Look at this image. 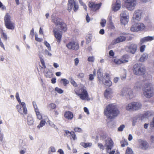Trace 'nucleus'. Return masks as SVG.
Segmentation results:
<instances>
[{
  "mask_svg": "<svg viewBox=\"0 0 154 154\" xmlns=\"http://www.w3.org/2000/svg\"><path fill=\"white\" fill-rule=\"evenodd\" d=\"M119 113L116 106L113 104H109L104 109V113L106 116L107 122L109 123L116 117Z\"/></svg>",
  "mask_w": 154,
  "mask_h": 154,
  "instance_id": "nucleus-1",
  "label": "nucleus"
},
{
  "mask_svg": "<svg viewBox=\"0 0 154 154\" xmlns=\"http://www.w3.org/2000/svg\"><path fill=\"white\" fill-rule=\"evenodd\" d=\"M143 95L146 98H150L154 95V88L152 84L149 82L145 84L143 88Z\"/></svg>",
  "mask_w": 154,
  "mask_h": 154,
  "instance_id": "nucleus-2",
  "label": "nucleus"
},
{
  "mask_svg": "<svg viewBox=\"0 0 154 154\" xmlns=\"http://www.w3.org/2000/svg\"><path fill=\"white\" fill-rule=\"evenodd\" d=\"M133 69L134 73L138 76L144 75L146 71L144 66L140 63L134 64L133 66Z\"/></svg>",
  "mask_w": 154,
  "mask_h": 154,
  "instance_id": "nucleus-3",
  "label": "nucleus"
},
{
  "mask_svg": "<svg viewBox=\"0 0 154 154\" xmlns=\"http://www.w3.org/2000/svg\"><path fill=\"white\" fill-rule=\"evenodd\" d=\"M76 94L79 96L82 100H87L88 98V95L86 90V88L82 86L80 89L75 90Z\"/></svg>",
  "mask_w": 154,
  "mask_h": 154,
  "instance_id": "nucleus-4",
  "label": "nucleus"
},
{
  "mask_svg": "<svg viewBox=\"0 0 154 154\" xmlns=\"http://www.w3.org/2000/svg\"><path fill=\"white\" fill-rule=\"evenodd\" d=\"M51 18L52 19L53 22L57 25L60 26L61 30L64 31L66 30L67 27L66 24L60 18L55 17L53 15L51 16Z\"/></svg>",
  "mask_w": 154,
  "mask_h": 154,
  "instance_id": "nucleus-5",
  "label": "nucleus"
},
{
  "mask_svg": "<svg viewBox=\"0 0 154 154\" xmlns=\"http://www.w3.org/2000/svg\"><path fill=\"white\" fill-rule=\"evenodd\" d=\"M11 18L10 15L9 14L7 13L4 17V20L6 28L8 29L12 30L14 28V23L11 21Z\"/></svg>",
  "mask_w": 154,
  "mask_h": 154,
  "instance_id": "nucleus-6",
  "label": "nucleus"
},
{
  "mask_svg": "<svg viewBox=\"0 0 154 154\" xmlns=\"http://www.w3.org/2000/svg\"><path fill=\"white\" fill-rule=\"evenodd\" d=\"M125 7L128 10H133L137 4L136 0H124Z\"/></svg>",
  "mask_w": 154,
  "mask_h": 154,
  "instance_id": "nucleus-7",
  "label": "nucleus"
},
{
  "mask_svg": "<svg viewBox=\"0 0 154 154\" xmlns=\"http://www.w3.org/2000/svg\"><path fill=\"white\" fill-rule=\"evenodd\" d=\"M17 105L16 108L19 112L21 115L26 114L27 113V110L26 107V105L25 102H23L21 105Z\"/></svg>",
  "mask_w": 154,
  "mask_h": 154,
  "instance_id": "nucleus-8",
  "label": "nucleus"
},
{
  "mask_svg": "<svg viewBox=\"0 0 154 154\" xmlns=\"http://www.w3.org/2000/svg\"><path fill=\"white\" fill-rule=\"evenodd\" d=\"M66 47L69 50L77 51L79 48V45L77 42L72 41L69 42L66 45Z\"/></svg>",
  "mask_w": 154,
  "mask_h": 154,
  "instance_id": "nucleus-9",
  "label": "nucleus"
},
{
  "mask_svg": "<svg viewBox=\"0 0 154 154\" xmlns=\"http://www.w3.org/2000/svg\"><path fill=\"white\" fill-rule=\"evenodd\" d=\"M137 49V45L135 44H131L125 47L126 51L132 54H134Z\"/></svg>",
  "mask_w": 154,
  "mask_h": 154,
  "instance_id": "nucleus-10",
  "label": "nucleus"
},
{
  "mask_svg": "<svg viewBox=\"0 0 154 154\" xmlns=\"http://www.w3.org/2000/svg\"><path fill=\"white\" fill-rule=\"evenodd\" d=\"M139 147L143 150H146L149 147L148 143L145 140H143L141 139L138 140Z\"/></svg>",
  "mask_w": 154,
  "mask_h": 154,
  "instance_id": "nucleus-11",
  "label": "nucleus"
},
{
  "mask_svg": "<svg viewBox=\"0 0 154 154\" xmlns=\"http://www.w3.org/2000/svg\"><path fill=\"white\" fill-rule=\"evenodd\" d=\"M101 5V3L97 4L93 2H89L88 4L89 7L91 8V10L94 11L98 10L100 7Z\"/></svg>",
  "mask_w": 154,
  "mask_h": 154,
  "instance_id": "nucleus-12",
  "label": "nucleus"
},
{
  "mask_svg": "<svg viewBox=\"0 0 154 154\" xmlns=\"http://www.w3.org/2000/svg\"><path fill=\"white\" fill-rule=\"evenodd\" d=\"M53 32L54 36L57 39V42L60 43L61 40V37L62 36V32L59 30L56 29L53 30Z\"/></svg>",
  "mask_w": 154,
  "mask_h": 154,
  "instance_id": "nucleus-13",
  "label": "nucleus"
},
{
  "mask_svg": "<svg viewBox=\"0 0 154 154\" xmlns=\"http://www.w3.org/2000/svg\"><path fill=\"white\" fill-rule=\"evenodd\" d=\"M142 11L140 10H136L134 14L133 18L134 20L139 21L141 17Z\"/></svg>",
  "mask_w": 154,
  "mask_h": 154,
  "instance_id": "nucleus-14",
  "label": "nucleus"
},
{
  "mask_svg": "<svg viewBox=\"0 0 154 154\" xmlns=\"http://www.w3.org/2000/svg\"><path fill=\"white\" fill-rule=\"evenodd\" d=\"M113 142L110 138H108L106 140V146L107 152H108L109 150H111L113 147Z\"/></svg>",
  "mask_w": 154,
  "mask_h": 154,
  "instance_id": "nucleus-15",
  "label": "nucleus"
},
{
  "mask_svg": "<svg viewBox=\"0 0 154 154\" xmlns=\"http://www.w3.org/2000/svg\"><path fill=\"white\" fill-rule=\"evenodd\" d=\"M125 55L123 56L122 58L121 59L117 58L114 59L113 60V61L117 65H120L122 63L128 62V60H126L125 59Z\"/></svg>",
  "mask_w": 154,
  "mask_h": 154,
  "instance_id": "nucleus-16",
  "label": "nucleus"
},
{
  "mask_svg": "<svg viewBox=\"0 0 154 154\" xmlns=\"http://www.w3.org/2000/svg\"><path fill=\"white\" fill-rule=\"evenodd\" d=\"M105 76V79H104V81H103V82H101V84H103L106 86H110L111 85L112 82L109 79V74L108 73H106Z\"/></svg>",
  "mask_w": 154,
  "mask_h": 154,
  "instance_id": "nucleus-17",
  "label": "nucleus"
},
{
  "mask_svg": "<svg viewBox=\"0 0 154 154\" xmlns=\"http://www.w3.org/2000/svg\"><path fill=\"white\" fill-rule=\"evenodd\" d=\"M121 35H122V34ZM128 37V36H125V35H122L120 36L113 41V44H115L119 42L124 41Z\"/></svg>",
  "mask_w": 154,
  "mask_h": 154,
  "instance_id": "nucleus-18",
  "label": "nucleus"
},
{
  "mask_svg": "<svg viewBox=\"0 0 154 154\" xmlns=\"http://www.w3.org/2000/svg\"><path fill=\"white\" fill-rule=\"evenodd\" d=\"M154 39V37L153 36H148L142 38L140 39V41L139 42V44L140 45H141L145 42L148 41H150L153 40Z\"/></svg>",
  "mask_w": 154,
  "mask_h": 154,
  "instance_id": "nucleus-19",
  "label": "nucleus"
},
{
  "mask_svg": "<svg viewBox=\"0 0 154 154\" xmlns=\"http://www.w3.org/2000/svg\"><path fill=\"white\" fill-rule=\"evenodd\" d=\"M97 78H98L100 83H101V82H103V81L104 80V79H105V76L103 77L100 69L97 70Z\"/></svg>",
  "mask_w": 154,
  "mask_h": 154,
  "instance_id": "nucleus-20",
  "label": "nucleus"
},
{
  "mask_svg": "<svg viewBox=\"0 0 154 154\" xmlns=\"http://www.w3.org/2000/svg\"><path fill=\"white\" fill-rule=\"evenodd\" d=\"M76 2L75 0H68V10L70 12L73 7V5Z\"/></svg>",
  "mask_w": 154,
  "mask_h": 154,
  "instance_id": "nucleus-21",
  "label": "nucleus"
},
{
  "mask_svg": "<svg viewBox=\"0 0 154 154\" xmlns=\"http://www.w3.org/2000/svg\"><path fill=\"white\" fill-rule=\"evenodd\" d=\"M112 91L111 88H107L105 90L104 93V97L106 98H108L110 97L111 94H112Z\"/></svg>",
  "mask_w": 154,
  "mask_h": 154,
  "instance_id": "nucleus-22",
  "label": "nucleus"
},
{
  "mask_svg": "<svg viewBox=\"0 0 154 154\" xmlns=\"http://www.w3.org/2000/svg\"><path fill=\"white\" fill-rule=\"evenodd\" d=\"M154 113L152 111H147L145 112L142 115V117L143 118H148L149 117L152 116Z\"/></svg>",
  "mask_w": 154,
  "mask_h": 154,
  "instance_id": "nucleus-23",
  "label": "nucleus"
},
{
  "mask_svg": "<svg viewBox=\"0 0 154 154\" xmlns=\"http://www.w3.org/2000/svg\"><path fill=\"white\" fill-rule=\"evenodd\" d=\"M64 116L66 119L70 120L72 119L73 117V113L70 111L66 112L64 114Z\"/></svg>",
  "mask_w": 154,
  "mask_h": 154,
  "instance_id": "nucleus-24",
  "label": "nucleus"
},
{
  "mask_svg": "<svg viewBox=\"0 0 154 154\" xmlns=\"http://www.w3.org/2000/svg\"><path fill=\"white\" fill-rule=\"evenodd\" d=\"M121 6V4L119 1H117L115 5L112 7L113 10L114 11H116L120 8Z\"/></svg>",
  "mask_w": 154,
  "mask_h": 154,
  "instance_id": "nucleus-25",
  "label": "nucleus"
},
{
  "mask_svg": "<svg viewBox=\"0 0 154 154\" xmlns=\"http://www.w3.org/2000/svg\"><path fill=\"white\" fill-rule=\"evenodd\" d=\"M27 123L29 125H32L34 124L33 118L30 115H29L27 118Z\"/></svg>",
  "mask_w": 154,
  "mask_h": 154,
  "instance_id": "nucleus-26",
  "label": "nucleus"
},
{
  "mask_svg": "<svg viewBox=\"0 0 154 154\" xmlns=\"http://www.w3.org/2000/svg\"><path fill=\"white\" fill-rule=\"evenodd\" d=\"M134 110H137L140 109L142 106V104L139 102H133Z\"/></svg>",
  "mask_w": 154,
  "mask_h": 154,
  "instance_id": "nucleus-27",
  "label": "nucleus"
},
{
  "mask_svg": "<svg viewBox=\"0 0 154 154\" xmlns=\"http://www.w3.org/2000/svg\"><path fill=\"white\" fill-rule=\"evenodd\" d=\"M128 88H124L122 89L120 93V95L122 97L127 96Z\"/></svg>",
  "mask_w": 154,
  "mask_h": 154,
  "instance_id": "nucleus-28",
  "label": "nucleus"
},
{
  "mask_svg": "<svg viewBox=\"0 0 154 154\" xmlns=\"http://www.w3.org/2000/svg\"><path fill=\"white\" fill-rule=\"evenodd\" d=\"M133 102L130 103L127 105L125 107L126 109L128 111H131L134 110Z\"/></svg>",
  "mask_w": 154,
  "mask_h": 154,
  "instance_id": "nucleus-29",
  "label": "nucleus"
},
{
  "mask_svg": "<svg viewBox=\"0 0 154 154\" xmlns=\"http://www.w3.org/2000/svg\"><path fill=\"white\" fill-rule=\"evenodd\" d=\"M137 26L138 28V31H139L142 30L145 28V26L143 23H137Z\"/></svg>",
  "mask_w": 154,
  "mask_h": 154,
  "instance_id": "nucleus-30",
  "label": "nucleus"
},
{
  "mask_svg": "<svg viewBox=\"0 0 154 154\" xmlns=\"http://www.w3.org/2000/svg\"><path fill=\"white\" fill-rule=\"evenodd\" d=\"M121 17L122 18H129V13L127 11H122L121 14Z\"/></svg>",
  "mask_w": 154,
  "mask_h": 154,
  "instance_id": "nucleus-31",
  "label": "nucleus"
},
{
  "mask_svg": "<svg viewBox=\"0 0 154 154\" xmlns=\"http://www.w3.org/2000/svg\"><path fill=\"white\" fill-rule=\"evenodd\" d=\"M137 24V23H135L131 26V30L132 32L138 31Z\"/></svg>",
  "mask_w": 154,
  "mask_h": 154,
  "instance_id": "nucleus-32",
  "label": "nucleus"
},
{
  "mask_svg": "<svg viewBox=\"0 0 154 154\" xmlns=\"http://www.w3.org/2000/svg\"><path fill=\"white\" fill-rule=\"evenodd\" d=\"M133 93L132 89L130 88H128V91L127 92V97L128 96L129 98L131 99L133 98Z\"/></svg>",
  "mask_w": 154,
  "mask_h": 154,
  "instance_id": "nucleus-33",
  "label": "nucleus"
},
{
  "mask_svg": "<svg viewBox=\"0 0 154 154\" xmlns=\"http://www.w3.org/2000/svg\"><path fill=\"white\" fill-rule=\"evenodd\" d=\"M134 88L136 90V91H139L141 88V84L140 82H136L134 85Z\"/></svg>",
  "mask_w": 154,
  "mask_h": 154,
  "instance_id": "nucleus-34",
  "label": "nucleus"
},
{
  "mask_svg": "<svg viewBox=\"0 0 154 154\" xmlns=\"http://www.w3.org/2000/svg\"><path fill=\"white\" fill-rule=\"evenodd\" d=\"M147 55L146 54H143L140 59V60L141 62L145 61L147 58Z\"/></svg>",
  "mask_w": 154,
  "mask_h": 154,
  "instance_id": "nucleus-35",
  "label": "nucleus"
},
{
  "mask_svg": "<svg viewBox=\"0 0 154 154\" xmlns=\"http://www.w3.org/2000/svg\"><path fill=\"white\" fill-rule=\"evenodd\" d=\"M129 18L126 17L122 18H121V23L122 24L125 25L127 23L129 20Z\"/></svg>",
  "mask_w": 154,
  "mask_h": 154,
  "instance_id": "nucleus-36",
  "label": "nucleus"
},
{
  "mask_svg": "<svg viewBox=\"0 0 154 154\" xmlns=\"http://www.w3.org/2000/svg\"><path fill=\"white\" fill-rule=\"evenodd\" d=\"M60 82L63 84L64 86H66L69 83V81L66 79H62L60 80Z\"/></svg>",
  "mask_w": 154,
  "mask_h": 154,
  "instance_id": "nucleus-37",
  "label": "nucleus"
},
{
  "mask_svg": "<svg viewBox=\"0 0 154 154\" xmlns=\"http://www.w3.org/2000/svg\"><path fill=\"white\" fill-rule=\"evenodd\" d=\"M81 145L85 148H87L88 147H90L92 145V143H82Z\"/></svg>",
  "mask_w": 154,
  "mask_h": 154,
  "instance_id": "nucleus-38",
  "label": "nucleus"
},
{
  "mask_svg": "<svg viewBox=\"0 0 154 154\" xmlns=\"http://www.w3.org/2000/svg\"><path fill=\"white\" fill-rule=\"evenodd\" d=\"M45 121L44 120H42L41 121V122L39 125L37 127L38 128H40L42 127L43 126L45 125Z\"/></svg>",
  "mask_w": 154,
  "mask_h": 154,
  "instance_id": "nucleus-39",
  "label": "nucleus"
},
{
  "mask_svg": "<svg viewBox=\"0 0 154 154\" xmlns=\"http://www.w3.org/2000/svg\"><path fill=\"white\" fill-rule=\"evenodd\" d=\"M48 107L50 108L51 110H52L55 109L56 107V105L54 103H51L48 105Z\"/></svg>",
  "mask_w": 154,
  "mask_h": 154,
  "instance_id": "nucleus-40",
  "label": "nucleus"
},
{
  "mask_svg": "<svg viewBox=\"0 0 154 154\" xmlns=\"http://www.w3.org/2000/svg\"><path fill=\"white\" fill-rule=\"evenodd\" d=\"M48 123L49 125L52 127L56 129H57V127L54 124L53 122L49 120L48 122Z\"/></svg>",
  "mask_w": 154,
  "mask_h": 154,
  "instance_id": "nucleus-41",
  "label": "nucleus"
},
{
  "mask_svg": "<svg viewBox=\"0 0 154 154\" xmlns=\"http://www.w3.org/2000/svg\"><path fill=\"white\" fill-rule=\"evenodd\" d=\"M126 154H134L133 152L132 149L129 147H128L126 149Z\"/></svg>",
  "mask_w": 154,
  "mask_h": 154,
  "instance_id": "nucleus-42",
  "label": "nucleus"
},
{
  "mask_svg": "<svg viewBox=\"0 0 154 154\" xmlns=\"http://www.w3.org/2000/svg\"><path fill=\"white\" fill-rule=\"evenodd\" d=\"M106 23V20L105 19H101L100 24L102 27H104L105 26Z\"/></svg>",
  "mask_w": 154,
  "mask_h": 154,
  "instance_id": "nucleus-43",
  "label": "nucleus"
},
{
  "mask_svg": "<svg viewBox=\"0 0 154 154\" xmlns=\"http://www.w3.org/2000/svg\"><path fill=\"white\" fill-rule=\"evenodd\" d=\"M45 76L47 78H51L52 76V73L49 70L48 71L45 75Z\"/></svg>",
  "mask_w": 154,
  "mask_h": 154,
  "instance_id": "nucleus-44",
  "label": "nucleus"
},
{
  "mask_svg": "<svg viewBox=\"0 0 154 154\" xmlns=\"http://www.w3.org/2000/svg\"><path fill=\"white\" fill-rule=\"evenodd\" d=\"M72 134V131H69L67 130L65 131V134H64V136H66L68 137H71V136Z\"/></svg>",
  "mask_w": 154,
  "mask_h": 154,
  "instance_id": "nucleus-45",
  "label": "nucleus"
},
{
  "mask_svg": "<svg viewBox=\"0 0 154 154\" xmlns=\"http://www.w3.org/2000/svg\"><path fill=\"white\" fill-rule=\"evenodd\" d=\"M35 112H36V115L37 116V118L39 120L41 119L42 118V116L40 112L38 111V110L37 111H36Z\"/></svg>",
  "mask_w": 154,
  "mask_h": 154,
  "instance_id": "nucleus-46",
  "label": "nucleus"
},
{
  "mask_svg": "<svg viewBox=\"0 0 154 154\" xmlns=\"http://www.w3.org/2000/svg\"><path fill=\"white\" fill-rule=\"evenodd\" d=\"M43 53L45 55L47 56L51 57V54L47 49L45 50L44 52Z\"/></svg>",
  "mask_w": 154,
  "mask_h": 154,
  "instance_id": "nucleus-47",
  "label": "nucleus"
},
{
  "mask_svg": "<svg viewBox=\"0 0 154 154\" xmlns=\"http://www.w3.org/2000/svg\"><path fill=\"white\" fill-rule=\"evenodd\" d=\"M1 33L2 34V38H4V40L5 41L7 40V35L6 33H5L4 32L3 30H2L1 31Z\"/></svg>",
  "mask_w": 154,
  "mask_h": 154,
  "instance_id": "nucleus-48",
  "label": "nucleus"
},
{
  "mask_svg": "<svg viewBox=\"0 0 154 154\" xmlns=\"http://www.w3.org/2000/svg\"><path fill=\"white\" fill-rule=\"evenodd\" d=\"M91 38L92 37L90 35H89L88 36H86V40L87 44H88L90 42H91Z\"/></svg>",
  "mask_w": 154,
  "mask_h": 154,
  "instance_id": "nucleus-49",
  "label": "nucleus"
},
{
  "mask_svg": "<svg viewBox=\"0 0 154 154\" xmlns=\"http://www.w3.org/2000/svg\"><path fill=\"white\" fill-rule=\"evenodd\" d=\"M35 40L37 41L40 42L42 41V38L38 37V34L37 33L35 34Z\"/></svg>",
  "mask_w": 154,
  "mask_h": 154,
  "instance_id": "nucleus-50",
  "label": "nucleus"
},
{
  "mask_svg": "<svg viewBox=\"0 0 154 154\" xmlns=\"http://www.w3.org/2000/svg\"><path fill=\"white\" fill-rule=\"evenodd\" d=\"M55 90L57 93L60 94H62L63 92V91L62 89L58 87H56L55 89Z\"/></svg>",
  "mask_w": 154,
  "mask_h": 154,
  "instance_id": "nucleus-51",
  "label": "nucleus"
},
{
  "mask_svg": "<svg viewBox=\"0 0 154 154\" xmlns=\"http://www.w3.org/2000/svg\"><path fill=\"white\" fill-rule=\"evenodd\" d=\"M73 10L75 12L79 8V5L76 2V3H75L73 5Z\"/></svg>",
  "mask_w": 154,
  "mask_h": 154,
  "instance_id": "nucleus-52",
  "label": "nucleus"
},
{
  "mask_svg": "<svg viewBox=\"0 0 154 154\" xmlns=\"http://www.w3.org/2000/svg\"><path fill=\"white\" fill-rule=\"evenodd\" d=\"M74 131L75 132H78L79 133L82 132V128L79 127H75L74 129Z\"/></svg>",
  "mask_w": 154,
  "mask_h": 154,
  "instance_id": "nucleus-53",
  "label": "nucleus"
},
{
  "mask_svg": "<svg viewBox=\"0 0 154 154\" xmlns=\"http://www.w3.org/2000/svg\"><path fill=\"white\" fill-rule=\"evenodd\" d=\"M71 83L75 87H76L77 86V84L73 80V79H71L70 81Z\"/></svg>",
  "mask_w": 154,
  "mask_h": 154,
  "instance_id": "nucleus-54",
  "label": "nucleus"
},
{
  "mask_svg": "<svg viewBox=\"0 0 154 154\" xmlns=\"http://www.w3.org/2000/svg\"><path fill=\"white\" fill-rule=\"evenodd\" d=\"M44 44L48 48L49 50L50 51L51 50V47L49 44L46 41L44 42Z\"/></svg>",
  "mask_w": 154,
  "mask_h": 154,
  "instance_id": "nucleus-55",
  "label": "nucleus"
},
{
  "mask_svg": "<svg viewBox=\"0 0 154 154\" xmlns=\"http://www.w3.org/2000/svg\"><path fill=\"white\" fill-rule=\"evenodd\" d=\"M146 45H143L141 46L140 47V52H143L145 51V49L146 48Z\"/></svg>",
  "mask_w": 154,
  "mask_h": 154,
  "instance_id": "nucleus-56",
  "label": "nucleus"
},
{
  "mask_svg": "<svg viewBox=\"0 0 154 154\" xmlns=\"http://www.w3.org/2000/svg\"><path fill=\"white\" fill-rule=\"evenodd\" d=\"M123 35H124L125 36H128V37L126 38L128 40H131L132 39V37L130 36V35L127 33L125 32L122 33V34Z\"/></svg>",
  "mask_w": 154,
  "mask_h": 154,
  "instance_id": "nucleus-57",
  "label": "nucleus"
},
{
  "mask_svg": "<svg viewBox=\"0 0 154 154\" xmlns=\"http://www.w3.org/2000/svg\"><path fill=\"white\" fill-rule=\"evenodd\" d=\"M125 126L124 125H122L120 126L118 128V130L119 131H123L124 128H125Z\"/></svg>",
  "mask_w": 154,
  "mask_h": 154,
  "instance_id": "nucleus-58",
  "label": "nucleus"
},
{
  "mask_svg": "<svg viewBox=\"0 0 154 154\" xmlns=\"http://www.w3.org/2000/svg\"><path fill=\"white\" fill-rule=\"evenodd\" d=\"M71 136L72 137L73 140H76L77 139L75 134L74 132L73 131H72V134L71 135Z\"/></svg>",
  "mask_w": 154,
  "mask_h": 154,
  "instance_id": "nucleus-59",
  "label": "nucleus"
},
{
  "mask_svg": "<svg viewBox=\"0 0 154 154\" xmlns=\"http://www.w3.org/2000/svg\"><path fill=\"white\" fill-rule=\"evenodd\" d=\"M88 60L90 62H94V58L93 56H91L89 57L88 58Z\"/></svg>",
  "mask_w": 154,
  "mask_h": 154,
  "instance_id": "nucleus-60",
  "label": "nucleus"
},
{
  "mask_svg": "<svg viewBox=\"0 0 154 154\" xmlns=\"http://www.w3.org/2000/svg\"><path fill=\"white\" fill-rule=\"evenodd\" d=\"M39 56V57L40 59L41 62V64H42V65L43 66V68H46V66L45 65V63L44 62L43 59H42V58H41V57L40 56V55Z\"/></svg>",
  "mask_w": 154,
  "mask_h": 154,
  "instance_id": "nucleus-61",
  "label": "nucleus"
},
{
  "mask_svg": "<svg viewBox=\"0 0 154 154\" xmlns=\"http://www.w3.org/2000/svg\"><path fill=\"white\" fill-rule=\"evenodd\" d=\"M32 104L33 107L35 109V111H37L38 110V107L37 106L36 102L34 101H33L32 102Z\"/></svg>",
  "mask_w": 154,
  "mask_h": 154,
  "instance_id": "nucleus-62",
  "label": "nucleus"
},
{
  "mask_svg": "<svg viewBox=\"0 0 154 154\" xmlns=\"http://www.w3.org/2000/svg\"><path fill=\"white\" fill-rule=\"evenodd\" d=\"M49 149L50 150V151L51 152H56V149L54 147L51 146L50 148Z\"/></svg>",
  "mask_w": 154,
  "mask_h": 154,
  "instance_id": "nucleus-63",
  "label": "nucleus"
},
{
  "mask_svg": "<svg viewBox=\"0 0 154 154\" xmlns=\"http://www.w3.org/2000/svg\"><path fill=\"white\" fill-rule=\"evenodd\" d=\"M150 126L151 128H154V117L150 123Z\"/></svg>",
  "mask_w": 154,
  "mask_h": 154,
  "instance_id": "nucleus-64",
  "label": "nucleus"
}]
</instances>
